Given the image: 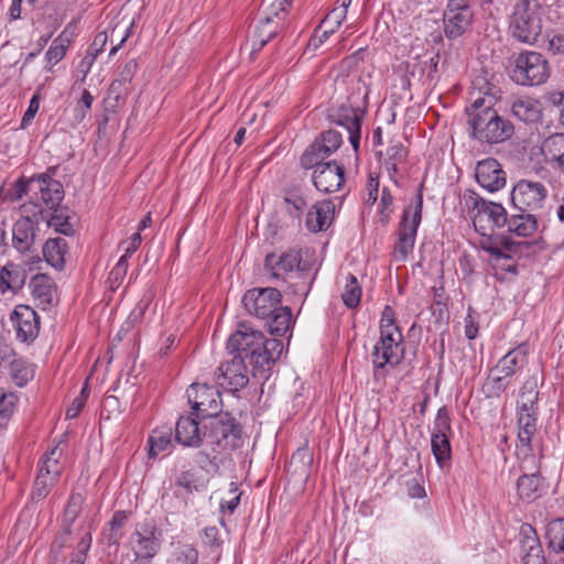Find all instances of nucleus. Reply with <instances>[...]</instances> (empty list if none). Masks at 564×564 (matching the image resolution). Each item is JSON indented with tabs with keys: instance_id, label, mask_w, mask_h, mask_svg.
<instances>
[{
	"instance_id": "obj_60",
	"label": "nucleus",
	"mask_w": 564,
	"mask_h": 564,
	"mask_svg": "<svg viewBox=\"0 0 564 564\" xmlns=\"http://www.w3.org/2000/svg\"><path fill=\"white\" fill-rule=\"evenodd\" d=\"M379 177L370 174L367 182L365 203L373 205L378 199Z\"/></svg>"
},
{
	"instance_id": "obj_2",
	"label": "nucleus",
	"mask_w": 564,
	"mask_h": 564,
	"mask_svg": "<svg viewBox=\"0 0 564 564\" xmlns=\"http://www.w3.org/2000/svg\"><path fill=\"white\" fill-rule=\"evenodd\" d=\"M228 354L239 355L248 360L252 367L253 377L267 378L271 366L280 358L283 351L281 339H264L260 330H256L245 323L228 338Z\"/></svg>"
},
{
	"instance_id": "obj_4",
	"label": "nucleus",
	"mask_w": 564,
	"mask_h": 564,
	"mask_svg": "<svg viewBox=\"0 0 564 564\" xmlns=\"http://www.w3.org/2000/svg\"><path fill=\"white\" fill-rule=\"evenodd\" d=\"M379 328L380 336L371 352L375 376L386 367H397L404 358L403 335L389 305L382 311Z\"/></svg>"
},
{
	"instance_id": "obj_40",
	"label": "nucleus",
	"mask_w": 564,
	"mask_h": 564,
	"mask_svg": "<svg viewBox=\"0 0 564 564\" xmlns=\"http://www.w3.org/2000/svg\"><path fill=\"white\" fill-rule=\"evenodd\" d=\"M451 435L431 434V448L437 465L444 468L452 457Z\"/></svg>"
},
{
	"instance_id": "obj_48",
	"label": "nucleus",
	"mask_w": 564,
	"mask_h": 564,
	"mask_svg": "<svg viewBox=\"0 0 564 564\" xmlns=\"http://www.w3.org/2000/svg\"><path fill=\"white\" fill-rule=\"evenodd\" d=\"M431 434L452 435L449 410L443 405L437 410Z\"/></svg>"
},
{
	"instance_id": "obj_18",
	"label": "nucleus",
	"mask_w": 564,
	"mask_h": 564,
	"mask_svg": "<svg viewBox=\"0 0 564 564\" xmlns=\"http://www.w3.org/2000/svg\"><path fill=\"white\" fill-rule=\"evenodd\" d=\"M17 338L21 343L34 341L40 333L41 321L37 313L29 305H17L10 315Z\"/></svg>"
},
{
	"instance_id": "obj_24",
	"label": "nucleus",
	"mask_w": 564,
	"mask_h": 564,
	"mask_svg": "<svg viewBox=\"0 0 564 564\" xmlns=\"http://www.w3.org/2000/svg\"><path fill=\"white\" fill-rule=\"evenodd\" d=\"M196 415H182L175 424V441L186 447H199L203 444L200 427Z\"/></svg>"
},
{
	"instance_id": "obj_33",
	"label": "nucleus",
	"mask_w": 564,
	"mask_h": 564,
	"mask_svg": "<svg viewBox=\"0 0 564 564\" xmlns=\"http://www.w3.org/2000/svg\"><path fill=\"white\" fill-rule=\"evenodd\" d=\"M128 516L126 511H116L111 520L107 523L101 532V542L108 547L113 546L118 550L122 536L121 530L127 522Z\"/></svg>"
},
{
	"instance_id": "obj_43",
	"label": "nucleus",
	"mask_w": 564,
	"mask_h": 564,
	"mask_svg": "<svg viewBox=\"0 0 564 564\" xmlns=\"http://www.w3.org/2000/svg\"><path fill=\"white\" fill-rule=\"evenodd\" d=\"M361 294L362 290L357 278L349 273L346 278V283L341 293L344 304L348 308L357 307L360 303Z\"/></svg>"
},
{
	"instance_id": "obj_53",
	"label": "nucleus",
	"mask_w": 564,
	"mask_h": 564,
	"mask_svg": "<svg viewBox=\"0 0 564 564\" xmlns=\"http://www.w3.org/2000/svg\"><path fill=\"white\" fill-rule=\"evenodd\" d=\"M175 486L184 489L187 494L199 491L202 487L195 473L192 470L181 471L175 480Z\"/></svg>"
},
{
	"instance_id": "obj_14",
	"label": "nucleus",
	"mask_w": 564,
	"mask_h": 564,
	"mask_svg": "<svg viewBox=\"0 0 564 564\" xmlns=\"http://www.w3.org/2000/svg\"><path fill=\"white\" fill-rule=\"evenodd\" d=\"M549 191L541 182L520 180L512 188L511 202L518 212L535 213L543 208Z\"/></svg>"
},
{
	"instance_id": "obj_28",
	"label": "nucleus",
	"mask_w": 564,
	"mask_h": 564,
	"mask_svg": "<svg viewBox=\"0 0 564 564\" xmlns=\"http://www.w3.org/2000/svg\"><path fill=\"white\" fill-rule=\"evenodd\" d=\"M528 352V346L521 344L501 357L492 369L505 378L511 379L517 370L523 368L527 364Z\"/></svg>"
},
{
	"instance_id": "obj_47",
	"label": "nucleus",
	"mask_w": 564,
	"mask_h": 564,
	"mask_svg": "<svg viewBox=\"0 0 564 564\" xmlns=\"http://www.w3.org/2000/svg\"><path fill=\"white\" fill-rule=\"evenodd\" d=\"M47 225L65 236L74 234L73 225L69 223V217L64 209L56 208L47 220Z\"/></svg>"
},
{
	"instance_id": "obj_3",
	"label": "nucleus",
	"mask_w": 564,
	"mask_h": 564,
	"mask_svg": "<svg viewBox=\"0 0 564 564\" xmlns=\"http://www.w3.org/2000/svg\"><path fill=\"white\" fill-rule=\"evenodd\" d=\"M312 267L303 261L300 249H288L270 252L265 256L263 271L272 280L288 282L295 273L301 280L295 284L294 292L306 296L314 283L316 272L311 274Z\"/></svg>"
},
{
	"instance_id": "obj_26",
	"label": "nucleus",
	"mask_w": 564,
	"mask_h": 564,
	"mask_svg": "<svg viewBox=\"0 0 564 564\" xmlns=\"http://www.w3.org/2000/svg\"><path fill=\"white\" fill-rule=\"evenodd\" d=\"M510 115L527 124L538 122L542 117V106L535 98L522 96L510 101Z\"/></svg>"
},
{
	"instance_id": "obj_34",
	"label": "nucleus",
	"mask_w": 564,
	"mask_h": 564,
	"mask_svg": "<svg viewBox=\"0 0 564 564\" xmlns=\"http://www.w3.org/2000/svg\"><path fill=\"white\" fill-rule=\"evenodd\" d=\"M545 159L564 172V133H554L547 137L541 147Z\"/></svg>"
},
{
	"instance_id": "obj_63",
	"label": "nucleus",
	"mask_w": 564,
	"mask_h": 564,
	"mask_svg": "<svg viewBox=\"0 0 564 564\" xmlns=\"http://www.w3.org/2000/svg\"><path fill=\"white\" fill-rule=\"evenodd\" d=\"M347 12L345 8L335 7L325 17V23L332 24L333 28H339L343 21L346 19Z\"/></svg>"
},
{
	"instance_id": "obj_51",
	"label": "nucleus",
	"mask_w": 564,
	"mask_h": 564,
	"mask_svg": "<svg viewBox=\"0 0 564 564\" xmlns=\"http://www.w3.org/2000/svg\"><path fill=\"white\" fill-rule=\"evenodd\" d=\"M128 267V260L120 258L117 264L109 272L107 283L112 291L117 290L121 285L127 275Z\"/></svg>"
},
{
	"instance_id": "obj_29",
	"label": "nucleus",
	"mask_w": 564,
	"mask_h": 564,
	"mask_svg": "<svg viewBox=\"0 0 564 564\" xmlns=\"http://www.w3.org/2000/svg\"><path fill=\"white\" fill-rule=\"evenodd\" d=\"M13 247L19 252H28L35 241V225L30 217H22L12 228Z\"/></svg>"
},
{
	"instance_id": "obj_20",
	"label": "nucleus",
	"mask_w": 564,
	"mask_h": 564,
	"mask_svg": "<svg viewBox=\"0 0 564 564\" xmlns=\"http://www.w3.org/2000/svg\"><path fill=\"white\" fill-rule=\"evenodd\" d=\"M313 184L315 188L324 194L338 192L345 183L344 166L336 161H328L319 165L313 172Z\"/></svg>"
},
{
	"instance_id": "obj_52",
	"label": "nucleus",
	"mask_w": 564,
	"mask_h": 564,
	"mask_svg": "<svg viewBox=\"0 0 564 564\" xmlns=\"http://www.w3.org/2000/svg\"><path fill=\"white\" fill-rule=\"evenodd\" d=\"M546 50L553 56H564V30H554L546 34Z\"/></svg>"
},
{
	"instance_id": "obj_27",
	"label": "nucleus",
	"mask_w": 564,
	"mask_h": 564,
	"mask_svg": "<svg viewBox=\"0 0 564 564\" xmlns=\"http://www.w3.org/2000/svg\"><path fill=\"white\" fill-rule=\"evenodd\" d=\"M31 293L37 306L46 310L54 304L56 288L46 274H36L30 281Z\"/></svg>"
},
{
	"instance_id": "obj_64",
	"label": "nucleus",
	"mask_w": 564,
	"mask_h": 564,
	"mask_svg": "<svg viewBox=\"0 0 564 564\" xmlns=\"http://www.w3.org/2000/svg\"><path fill=\"white\" fill-rule=\"evenodd\" d=\"M285 203L291 205L294 209V213L292 210H290L291 214H293L294 216H300L302 210L306 207L307 205V202L306 199L296 194V193H293V194H290L288 195L285 198H284Z\"/></svg>"
},
{
	"instance_id": "obj_36",
	"label": "nucleus",
	"mask_w": 564,
	"mask_h": 564,
	"mask_svg": "<svg viewBox=\"0 0 564 564\" xmlns=\"http://www.w3.org/2000/svg\"><path fill=\"white\" fill-rule=\"evenodd\" d=\"M198 551L193 544L176 541L171 542L167 563L169 564H197Z\"/></svg>"
},
{
	"instance_id": "obj_12",
	"label": "nucleus",
	"mask_w": 564,
	"mask_h": 564,
	"mask_svg": "<svg viewBox=\"0 0 564 564\" xmlns=\"http://www.w3.org/2000/svg\"><path fill=\"white\" fill-rule=\"evenodd\" d=\"M214 373V381L218 388L230 392H238L249 382V370L246 360L239 355L228 354Z\"/></svg>"
},
{
	"instance_id": "obj_7",
	"label": "nucleus",
	"mask_w": 564,
	"mask_h": 564,
	"mask_svg": "<svg viewBox=\"0 0 564 564\" xmlns=\"http://www.w3.org/2000/svg\"><path fill=\"white\" fill-rule=\"evenodd\" d=\"M551 67L547 58L540 52L524 50L513 61L510 78L524 87L540 86L550 78Z\"/></svg>"
},
{
	"instance_id": "obj_45",
	"label": "nucleus",
	"mask_w": 564,
	"mask_h": 564,
	"mask_svg": "<svg viewBox=\"0 0 564 564\" xmlns=\"http://www.w3.org/2000/svg\"><path fill=\"white\" fill-rule=\"evenodd\" d=\"M18 400L19 398L15 393L6 392L0 389V430L7 426L14 412Z\"/></svg>"
},
{
	"instance_id": "obj_16",
	"label": "nucleus",
	"mask_w": 564,
	"mask_h": 564,
	"mask_svg": "<svg viewBox=\"0 0 564 564\" xmlns=\"http://www.w3.org/2000/svg\"><path fill=\"white\" fill-rule=\"evenodd\" d=\"M282 294L275 288L252 289L245 293L242 304L250 315L264 319L281 305Z\"/></svg>"
},
{
	"instance_id": "obj_62",
	"label": "nucleus",
	"mask_w": 564,
	"mask_h": 564,
	"mask_svg": "<svg viewBox=\"0 0 564 564\" xmlns=\"http://www.w3.org/2000/svg\"><path fill=\"white\" fill-rule=\"evenodd\" d=\"M96 53L93 51H87L86 55L83 57L80 63L77 66V72L82 75L80 80L84 82L91 70L94 63L96 62Z\"/></svg>"
},
{
	"instance_id": "obj_25",
	"label": "nucleus",
	"mask_w": 564,
	"mask_h": 564,
	"mask_svg": "<svg viewBox=\"0 0 564 564\" xmlns=\"http://www.w3.org/2000/svg\"><path fill=\"white\" fill-rule=\"evenodd\" d=\"M335 215V204L330 199H323L315 203L306 215V228L311 232L326 230Z\"/></svg>"
},
{
	"instance_id": "obj_49",
	"label": "nucleus",
	"mask_w": 564,
	"mask_h": 564,
	"mask_svg": "<svg viewBox=\"0 0 564 564\" xmlns=\"http://www.w3.org/2000/svg\"><path fill=\"white\" fill-rule=\"evenodd\" d=\"M394 197L387 187H383L380 198L379 223L386 227L390 223L393 213Z\"/></svg>"
},
{
	"instance_id": "obj_42",
	"label": "nucleus",
	"mask_w": 564,
	"mask_h": 564,
	"mask_svg": "<svg viewBox=\"0 0 564 564\" xmlns=\"http://www.w3.org/2000/svg\"><path fill=\"white\" fill-rule=\"evenodd\" d=\"M9 373L19 387L26 384L34 376V369L23 359H12L9 362Z\"/></svg>"
},
{
	"instance_id": "obj_6",
	"label": "nucleus",
	"mask_w": 564,
	"mask_h": 564,
	"mask_svg": "<svg viewBox=\"0 0 564 564\" xmlns=\"http://www.w3.org/2000/svg\"><path fill=\"white\" fill-rule=\"evenodd\" d=\"M509 32L522 44L534 45L543 30L542 6L538 0H518L509 17Z\"/></svg>"
},
{
	"instance_id": "obj_38",
	"label": "nucleus",
	"mask_w": 564,
	"mask_h": 564,
	"mask_svg": "<svg viewBox=\"0 0 564 564\" xmlns=\"http://www.w3.org/2000/svg\"><path fill=\"white\" fill-rule=\"evenodd\" d=\"M408 151L401 142L391 144L387 149V158L384 166L389 173L390 178L397 184L395 176L400 171V165L406 161Z\"/></svg>"
},
{
	"instance_id": "obj_5",
	"label": "nucleus",
	"mask_w": 564,
	"mask_h": 564,
	"mask_svg": "<svg viewBox=\"0 0 564 564\" xmlns=\"http://www.w3.org/2000/svg\"><path fill=\"white\" fill-rule=\"evenodd\" d=\"M539 391L525 383L521 389L520 400L517 405V458L534 463L532 441L538 432L539 420Z\"/></svg>"
},
{
	"instance_id": "obj_32",
	"label": "nucleus",
	"mask_w": 564,
	"mask_h": 564,
	"mask_svg": "<svg viewBox=\"0 0 564 564\" xmlns=\"http://www.w3.org/2000/svg\"><path fill=\"white\" fill-rule=\"evenodd\" d=\"M508 231L518 237H531L538 229V218L534 213L519 212L508 217Z\"/></svg>"
},
{
	"instance_id": "obj_46",
	"label": "nucleus",
	"mask_w": 564,
	"mask_h": 564,
	"mask_svg": "<svg viewBox=\"0 0 564 564\" xmlns=\"http://www.w3.org/2000/svg\"><path fill=\"white\" fill-rule=\"evenodd\" d=\"M70 44L69 37L65 36V32L58 35L51 44L45 53L48 63L57 64L66 55L67 48Z\"/></svg>"
},
{
	"instance_id": "obj_56",
	"label": "nucleus",
	"mask_w": 564,
	"mask_h": 564,
	"mask_svg": "<svg viewBox=\"0 0 564 564\" xmlns=\"http://www.w3.org/2000/svg\"><path fill=\"white\" fill-rule=\"evenodd\" d=\"M84 497L80 494H73L65 509V520L73 523L79 516Z\"/></svg>"
},
{
	"instance_id": "obj_35",
	"label": "nucleus",
	"mask_w": 564,
	"mask_h": 564,
	"mask_svg": "<svg viewBox=\"0 0 564 564\" xmlns=\"http://www.w3.org/2000/svg\"><path fill=\"white\" fill-rule=\"evenodd\" d=\"M66 252L67 242L64 238H51L43 246V257L45 261L57 270L64 268Z\"/></svg>"
},
{
	"instance_id": "obj_19",
	"label": "nucleus",
	"mask_w": 564,
	"mask_h": 564,
	"mask_svg": "<svg viewBox=\"0 0 564 564\" xmlns=\"http://www.w3.org/2000/svg\"><path fill=\"white\" fill-rule=\"evenodd\" d=\"M519 467L523 471L517 480V492L521 500L534 501L540 495V459L534 456V463L517 458Z\"/></svg>"
},
{
	"instance_id": "obj_58",
	"label": "nucleus",
	"mask_w": 564,
	"mask_h": 564,
	"mask_svg": "<svg viewBox=\"0 0 564 564\" xmlns=\"http://www.w3.org/2000/svg\"><path fill=\"white\" fill-rule=\"evenodd\" d=\"M141 242L142 237L139 231L133 234L130 238L123 240L120 243V247L123 248L124 253L120 258L129 260V258L139 249Z\"/></svg>"
},
{
	"instance_id": "obj_8",
	"label": "nucleus",
	"mask_w": 564,
	"mask_h": 564,
	"mask_svg": "<svg viewBox=\"0 0 564 564\" xmlns=\"http://www.w3.org/2000/svg\"><path fill=\"white\" fill-rule=\"evenodd\" d=\"M208 417L209 422L204 425V438L215 452L231 451L240 446L242 427L230 413L217 412Z\"/></svg>"
},
{
	"instance_id": "obj_50",
	"label": "nucleus",
	"mask_w": 564,
	"mask_h": 564,
	"mask_svg": "<svg viewBox=\"0 0 564 564\" xmlns=\"http://www.w3.org/2000/svg\"><path fill=\"white\" fill-rule=\"evenodd\" d=\"M56 481L57 479L45 475L44 471H39L32 491L33 499L45 498Z\"/></svg>"
},
{
	"instance_id": "obj_37",
	"label": "nucleus",
	"mask_w": 564,
	"mask_h": 564,
	"mask_svg": "<svg viewBox=\"0 0 564 564\" xmlns=\"http://www.w3.org/2000/svg\"><path fill=\"white\" fill-rule=\"evenodd\" d=\"M265 319V327L272 335L283 336L291 326L292 312L288 306H278Z\"/></svg>"
},
{
	"instance_id": "obj_39",
	"label": "nucleus",
	"mask_w": 564,
	"mask_h": 564,
	"mask_svg": "<svg viewBox=\"0 0 564 564\" xmlns=\"http://www.w3.org/2000/svg\"><path fill=\"white\" fill-rule=\"evenodd\" d=\"M149 457L154 458L160 453L167 451L172 447V429L160 427L152 431L148 440Z\"/></svg>"
},
{
	"instance_id": "obj_17",
	"label": "nucleus",
	"mask_w": 564,
	"mask_h": 564,
	"mask_svg": "<svg viewBox=\"0 0 564 564\" xmlns=\"http://www.w3.org/2000/svg\"><path fill=\"white\" fill-rule=\"evenodd\" d=\"M327 119L337 126L346 129L348 139L357 152L360 143V130L362 113L358 108L348 105L332 107L327 111Z\"/></svg>"
},
{
	"instance_id": "obj_30",
	"label": "nucleus",
	"mask_w": 564,
	"mask_h": 564,
	"mask_svg": "<svg viewBox=\"0 0 564 564\" xmlns=\"http://www.w3.org/2000/svg\"><path fill=\"white\" fill-rule=\"evenodd\" d=\"M26 280V271L22 265L9 262L0 270V292L13 293L21 290Z\"/></svg>"
},
{
	"instance_id": "obj_15",
	"label": "nucleus",
	"mask_w": 564,
	"mask_h": 564,
	"mask_svg": "<svg viewBox=\"0 0 564 564\" xmlns=\"http://www.w3.org/2000/svg\"><path fill=\"white\" fill-rule=\"evenodd\" d=\"M162 532L154 523H143L129 538L128 545L137 560H150L161 549Z\"/></svg>"
},
{
	"instance_id": "obj_10",
	"label": "nucleus",
	"mask_w": 564,
	"mask_h": 564,
	"mask_svg": "<svg viewBox=\"0 0 564 564\" xmlns=\"http://www.w3.org/2000/svg\"><path fill=\"white\" fill-rule=\"evenodd\" d=\"M291 0H275L264 9V17L253 31L252 52L260 51L283 28Z\"/></svg>"
},
{
	"instance_id": "obj_13",
	"label": "nucleus",
	"mask_w": 564,
	"mask_h": 564,
	"mask_svg": "<svg viewBox=\"0 0 564 564\" xmlns=\"http://www.w3.org/2000/svg\"><path fill=\"white\" fill-rule=\"evenodd\" d=\"M187 402L197 417L213 416L220 411L221 399L218 387L207 382H194L186 390Z\"/></svg>"
},
{
	"instance_id": "obj_59",
	"label": "nucleus",
	"mask_w": 564,
	"mask_h": 564,
	"mask_svg": "<svg viewBox=\"0 0 564 564\" xmlns=\"http://www.w3.org/2000/svg\"><path fill=\"white\" fill-rule=\"evenodd\" d=\"M138 69V63L135 59L127 61L120 68L118 76L116 79L120 80L123 84H129L134 77V74Z\"/></svg>"
},
{
	"instance_id": "obj_9",
	"label": "nucleus",
	"mask_w": 564,
	"mask_h": 564,
	"mask_svg": "<svg viewBox=\"0 0 564 564\" xmlns=\"http://www.w3.org/2000/svg\"><path fill=\"white\" fill-rule=\"evenodd\" d=\"M423 195L417 193L413 202L404 207L398 227V240L394 254L398 261H404L412 253L416 240L417 228L422 221Z\"/></svg>"
},
{
	"instance_id": "obj_1",
	"label": "nucleus",
	"mask_w": 564,
	"mask_h": 564,
	"mask_svg": "<svg viewBox=\"0 0 564 564\" xmlns=\"http://www.w3.org/2000/svg\"><path fill=\"white\" fill-rule=\"evenodd\" d=\"M500 89L486 83V89L470 93V106L466 108L470 137L481 143L498 144L514 133L513 124L495 109Z\"/></svg>"
},
{
	"instance_id": "obj_23",
	"label": "nucleus",
	"mask_w": 564,
	"mask_h": 564,
	"mask_svg": "<svg viewBox=\"0 0 564 564\" xmlns=\"http://www.w3.org/2000/svg\"><path fill=\"white\" fill-rule=\"evenodd\" d=\"M519 534L524 564H545L543 550L535 529L529 523H523Z\"/></svg>"
},
{
	"instance_id": "obj_57",
	"label": "nucleus",
	"mask_w": 564,
	"mask_h": 564,
	"mask_svg": "<svg viewBox=\"0 0 564 564\" xmlns=\"http://www.w3.org/2000/svg\"><path fill=\"white\" fill-rule=\"evenodd\" d=\"M316 140H318L322 143H325L326 148L330 150L333 153L343 143L341 134L336 130L324 131L318 138H316Z\"/></svg>"
},
{
	"instance_id": "obj_61",
	"label": "nucleus",
	"mask_w": 564,
	"mask_h": 564,
	"mask_svg": "<svg viewBox=\"0 0 564 564\" xmlns=\"http://www.w3.org/2000/svg\"><path fill=\"white\" fill-rule=\"evenodd\" d=\"M93 101H94L93 95L87 89H84L82 97L78 100L76 108H75V111L77 112V117H79L80 120H83L87 116L88 111L91 108Z\"/></svg>"
},
{
	"instance_id": "obj_44",
	"label": "nucleus",
	"mask_w": 564,
	"mask_h": 564,
	"mask_svg": "<svg viewBox=\"0 0 564 564\" xmlns=\"http://www.w3.org/2000/svg\"><path fill=\"white\" fill-rule=\"evenodd\" d=\"M509 378H505L501 373L490 369V372L484 383V389L488 397L499 398L510 384Z\"/></svg>"
},
{
	"instance_id": "obj_31",
	"label": "nucleus",
	"mask_w": 564,
	"mask_h": 564,
	"mask_svg": "<svg viewBox=\"0 0 564 564\" xmlns=\"http://www.w3.org/2000/svg\"><path fill=\"white\" fill-rule=\"evenodd\" d=\"M34 182V180H32ZM41 199L50 207L58 206L64 197L63 185L59 181L53 180L51 176L41 174L36 177Z\"/></svg>"
},
{
	"instance_id": "obj_22",
	"label": "nucleus",
	"mask_w": 564,
	"mask_h": 564,
	"mask_svg": "<svg viewBox=\"0 0 564 564\" xmlns=\"http://www.w3.org/2000/svg\"><path fill=\"white\" fill-rule=\"evenodd\" d=\"M474 13L471 8H446L444 12V33L447 39L462 36L471 25Z\"/></svg>"
},
{
	"instance_id": "obj_54",
	"label": "nucleus",
	"mask_w": 564,
	"mask_h": 564,
	"mask_svg": "<svg viewBox=\"0 0 564 564\" xmlns=\"http://www.w3.org/2000/svg\"><path fill=\"white\" fill-rule=\"evenodd\" d=\"M319 148L317 145L311 144L305 152L301 156V166L303 169H314L318 167L319 165H324L326 162H324V156L319 154L318 151Z\"/></svg>"
},
{
	"instance_id": "obj_55",
	"label": "nucleus",
	"mask_w": 564,
	"mask_h": 564,
	"mask_svg": "<svg viewBox=\"0 0 564 564\" xmlns=\"http://www.w3.org/2000/svg\"><path fill=\"white\" fill-rule=\"evenodd\" d=\"M91 534L86 533L77 544L76 551L72 554L69 564H84L91 545Z\"/></svg>"
},
{
	"instance_id": "obj_21",
	"label": "nucleus",
	"mask_w": 564,
	"mask_h": 564,
	"mask_svg": "<svg viewBox=\"0 0 564 564\" xmlns=\"http://www.w3.org/2000/svg\"><path fill=\"white\" fill-rule=\"evenodd\" d=\"M475 176L477 183L488 192H497L506 185V172L500 163L492 158L477 163Z\"/></svg>"
},
{
	"instance_id": "obj_41",
	"label": "nucleus",
	"mask_w": 564,
	"mask_h": 564,
	"mask_svg": "<svg viewBox=\"0 0 564 564\" xmlns=\"http://www.w3.org/2000/svg\"><path fill=\"white\" fill-rule=\"evenodd\" d=\"M545 538L550 549L555 552L564 551V518H557L549 522Z\"/></svg>"
},
{
	"instance_id": "obj_11",
	"label": "nucleus",
	"mask_w": 564,
	"mask_h": 564,
	"mask_svg": "<svg viewBox=\"0 0 564 564\" xmlns=\"http://www.w3.org/2000/svg\"><path fill=\"white\" fill-rule=\"evenodd\" d=\"M473 200V224L475 229L482 236H487V231L503 228L508 223V214L501 204L485 200L478 195L471 196Z\"/></svg>"
}]
</instances>
